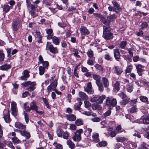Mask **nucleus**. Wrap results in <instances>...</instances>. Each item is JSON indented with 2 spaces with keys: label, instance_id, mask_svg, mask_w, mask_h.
<instances>
[{
  "label": "nucleus",
  "instance_id": "25",
  "mask_svg": "<svg viewBox=\"0 0 149 149\" xmlns=\"http://www.w3.org/2000/svg\"><path fill=\"white\" fill-rule=\"evenodd\" d=\"M114 56L116 59H119L120 56V55L118 49H114L113 50Z\"/></svg>",
  "mask_w": 149,
  "mask_h": 149
},
{
  "label": "nucleus",
  "instance_id": "13",
  "mask_svg": "<svg viewBox=\"0 0 149 149\" xmlns=\"http://www.w3.org/2000/svg\"><path fill=\"white\" fill-rule=\"evenodd\" d=\"M36 85V84L35 82L31 81L29 86L26 89L28 91H29L31 92L36 89L35 86Z\"/></svg>",
  "mask_w": 149,
  "mask_h": 149
},
{
  "label": "nucleus",
  "instance_id": "51",
  "mask_svg": "<svg viewBox=\"0 0 149 149\" xmlns=\"http://www.w3.org/2000/svg\"><path fill=\"white\" fill-rule=\"evenodd\" d=\"M41 63L42 64V67L44 68L47 69L49 65V63L48 61H44L42 63Z\"/></svg>",
  "mask_w": 149,
  "mask_h": 149
},
{
  "label": "nucleus",
  "instance_id": "32",
  "mask_svg": "<svg viewBox=\"0 0 149 149\" xmlns=\"http://www.w3.org/2000/svg\"><path fill=\"white\" fill-rule=\"evenodd\" d=\"M93 140L95 142H98L99 141V134L97 133H94L92 135Z\"/></svg>",
  "mask_w": 149,
  "mask_h": 149
},
{
  "label": "nucleus",
  "instance_id": "20",
  "mask_svg": "<svg viewBox=\"0 0 149 149\" xmlns=\"http://www.w3.org/2000/svg\"><path fill=\"white\" fill-rule=\"evenodd\" d=\"M2 8L3 11L6 13L10 10V9L12 8L13 7L9 6L8 4H4L2 6Z\"/></svg>",
  "mask_w": 149,
  "mask_h": 149
},
{
  "label": "nucleus",
  "instance_id": "30",
  "mask_svg": "<svg viewBox=\"0 0 149 149\" xmlns=\"http://www.w3.org/2000/svg\"><path fill=\"white\" fill-rule=\"evenodd\" d=\"M92 129L91 128H86L84 132V134L87 136L91 135Z\"/></svg>",
  "mask_w": 149,
  "mask_h": 149
},
{
  "label": "nucleus",
  "instance_id": "26",
  "mask_svg": "<svg viewBox=\"0 0 149 149\" xmlns=\"http://www.w3.org/2000/svg\"><path fill=\"white\" fill-rule=\"evenodd\" d=\"M116 141L122 143L124 141H126L128 139L124 137H118L116 138Z\"/></svg>",
  "mask_w": 149,
  "mask_h": 149
},
{
  "label": "nucleus",
  "instance_id": "21",
  "mask_svg": "<svg viewBox=\"0 0 149 149\" xmlns=\"http://www.w3.org/2000/svg\"><path fill=\"white\" fill-rule=\"evenodd\" d=\"M77 100L79 101V104L78 105L77 103L75 104L74 106V108L75 110H78L79 109L80 106L82 104V102H81V99L80 98H77Z\"/></svg>",
  "mask_w": 149,
  "mask_h": 149
},
{
  "label": "nucleus",
  "instance_id": "35",
  "mask_svg": "<svg viewBox=\"0 0 149 149\" xmlns=\"http://www.w3.org/2000/svg\"><path fill=\"white\" fill-rule=\"evenodd\" d=\"M143 123L146 124H149V114L147 116L145 117L142 119Z\"/></svg>",
  "mask_w": 149,
  "mask_h": 149
},
{
  "label": "nucleus",
  "instance_id": "15",
  "mask_svg": "<svg viewBox=\"0 0 149 149\" xmlns=\"http://www.w3.org/2000/svg\"><path fill=\"white\" fill-rule=\"evenodd\" d=\"M113 69H114V73L117 75L120 74L123 72L122 68L120 66H115Z\"/></svg>",
  "mask_w": 149,
  "mask_h": 149
},
{
  "label": "nucleus",
  "instance_id": "56",
  "mask_svg": "<svg viewBox=\"0 0 149 149\" xmlns=\"http://www.w3.org/2000/svg\"><path fill=\"white\" fill-rule=\"evenodd\" d=\"M43 2L47 6H50L52 3V0H43Z\"/></svg>",
  "mask_w": 149,
  "mask_h": 149
},
{
  "label": "nucleus",
  "instance_id": "44",
  "mask_svg": "<svg viewBox=\"0 0 149 149\" xmlns=\"http://www.w3.org/2000/svg\"><path fill=\"white\" fill-rule=\"evenodd\" d=\"M45 68L43 67L42 66H40L39 68V73L40 75H43L45 72Z\"/></svg>",
  "mask_w": 149,
  "mask_h": 149
},
{
  "label": "nucleus",
  "instance_id": "63",
  "mask_svg": "<svg viewBox=\"0 0 149 149\" xmlns=\"http://www.w3.org/2000/svg\"><path fill=\"white\" fill-rule=\"evenodd\" d=\"M69 136V133L67 132H64L63 135V138L65 139H68Z\"/></svg>",
  "mask_w": 149,
  "mask_h": 149
},
{
  "label": "nucleus",
  "instance_id": "60",
  "mask_svg": "<svg viewBox=\"0 0 149 149\" xmlns=\"http://www.w3.org/2000/svg\"><path fill=\"white\" fill-rule=\"evenodd\" d=\"M13 142L15 143H18L20 142L19 140L16 136H14L12 138Z\"/></svg>",
  "mask_w": 149,
  "mask_h": 149
},
{
  "label": "nucleus",
  "instance_id": "31",
  "mask_svg": "<svg viewBox=\"0 0 149 149\" xmlns=\"http://www.w3.org/2000/svg\"><path fill=\"white\" fill-rule=\"evenodd\" d=\"M67 144L68 146L70 148L73 149L75 147V145L70 140L67 141Z\"/></svg>",
  "mask_w": 149,
  "mask_h": 149
},
{
  "label": "nucleus",
  "instance_id": "54",
  "mask_svg": "<svg viewBox=\"0 0 149 149\" xmlns=\"http://www.w3.org/2000/svg\"><path fill=\"white\" fill-rule=\"evenodd\" d=\"M96 84L98 87V89L99 91L100 92H102L104 90V88L103 85L102 84L101 82H100Z\"/></svg>",
  "mask_w": 149,
  "mask_h": 149
},
{
  "label": "nucleus",
  "instance_id": "58",
  "mask_svg": "<svg viewBox=\"0 0 149 149\" xmlns=\"http://www.w3.org/2000/svg\"><path fill=\"white\" fill-rule=\"evenodd\" d=\"M133 66L132 65H129L126 70L125 71L126 73H129L130 72L132 69Z\"/></svg>",
  "mask_w": 149,
  "mask_h": 149
},
{
  "label": "nucleus",
  "instance_id": "1",
  "mask_svg": "<svg viewBox=\"0 0 149 149\" xmlns=\"http://www.w3.org/2000/svg\"><path fill=\"white\" fill-rule=\"evenodd\" d=\"M57 84V80L55 79L54 81L50 84L47 87V90L48 94H49L52 91H54L55 93L58 95H61V93L58 91L56 89Z\"/></svg>",
  "mask_w": 149,
  "mask_h": 149
},
{
  "label": "nucleus",
  "instance_id": "28",
  "mask_svg": "<svg viewBox=\"0 0 149 149\" xmlns=\"http://www.w3.org/2000/svg\"><path fill=\"white\" fill-rule=\"evenodd\" d=\"M6 142L5 140L3 138L0 139V149H1L5 146Z\"/></svg>",
  "mask_w": 149,
  "mask_h": 149
},
{
  "label": "nucleus",
  "instance_id": "53",
  "mask_svg": "<svg viewBox=\"0 0 149 149\" xmlns=\"http://www.w3.org/2000/svg\"><path fill=\"white\" fill-rule=\"evenodd\" d=\"M127 45V42L126 41L121 42L120 45V47L122 49H125Z\"/></svg>",
  "mask_w": 149,
  "mask_h": 149
},
{
  "label": "nucleus",
  "instance_id": "42",
  "mask_svg": "<svg viewBox=\"0 0 149 149\" xmlns=\"http://www.w3.org/2000/svg\"><path fill=\"white\" fill-rule=\"evenodd\" d=\"M103 33H104L105 32V33H108V32H110L111 28L109 26H103Z\"/></svg>",
  "mask_w": 149,
  "mask_h": 149
},
{
  "label": "nucleus",
  "instance_id": "10",
  "mask_svg": "<svg viewBox=\"0 0 149 149\" xmlns=\"http://www.w3.org/2000/svg\"><path fill=\"white\" fill-rule=\"evenodd\" d=\"M80 31L82 36H86L90 33L89 30L85 26H81L80 29Z\"/></svg>",
  "mask_w": 149,
  "mask_h": 149
},
{
  "label": "nucleus",
  "instance_id": "14",
  "mask_svg": "<svg viewBox=\"0 0 149 149\" xmlns=\"http://www.w3.org/2000/svg\"><path fill=\"white\" fill-rule=\"evenodd\" d=\"M103 33L102 36L103 38L106 40L112 39L113 38V34L111 32Z\"/></svg>",
  "mask_w": 149,
  "mask_h": 149
},
{
  "label": "nucleus",
  "instance_id": "27",
  "mask_svg": "<svg viewBox=\"0 0 149 149\" xmlns=\"http://www.w3.org/2000/svg\"><path fill=\"white\" fill-rule=\"evenodd\" d=\"M101 21L103 24L106 25V26H109L110 21L108 19H107L104 17H102Z\"/></svg>",
  "mask_w": 149,
  "mask_h": 149
},
{
  "label": "nucleus",
  "instance_id": "2",
  "mask_svg": "<svg viewBox=\"0 0 149 149\" xmlns=\"http://www.w3.org/2000/svg\"><path fill=\"white\" fill-rule=\"evenodd\" d=\"M106 105L111 109L116 104V100L112 97H108L106 100Z\"/></svg>",
  "mask_w": 149,
  "mask_h": 149
},
{
  "label": "nucleus",
  "instance_id": "64",
  "mask_svg": "<svg viewBox=\"0 0 149 149\" xmlns=\"http://www.w3.org/2000/svg\"><path fill=\"white\" fill-rule=\"evenodd\" d=\"M91 120L93 122H100V118L98 117H94L91 119Z\"/></svg>",
  "mask_w": 149,
  "mask_h": 149
},
{
  "label": "nucleus",
  "instance_id": "52",
  "mask_svg": "<svg viewBox=\"0 0 149 149\" xmlns=\"http://www.w3.org/2000/svg\"><path fill=\"white\" fill-rule=\"evenodd\" d=\"M75 124L77 126H80L83 124V122L81 119H78L75 122Z\"/></svg>",
  "mask_w": 149,
  "mask_h": 149
},
{
  "label": "nucleus",
  "instance_id": "7",
  "mask_svg": "<svg viewBox=\"0 0 149 149\" xmlns=\"http://www.w3.org/2000/svg\"><path fill=\"white\" fill-rule=\"evenodd\" d=\"M11 107L12 114L14 116H16L17 114V107L16 102L13 101H12L11 102Z\"/></svg>",
  "mask_w": 149,
  "mask_h": 149
},
{
  "label": "nucleus",
  "instance_id": "19",
  "mask_svg": "<svg viewBox=\"0 0 149 149\" xmlns=\"http://www.w3.org/2000/svg\"><path fill=\"white\" fill-rule=\"evenodd\" d=\"M10 68L11 65L9 64H4L0 67V69L3 71H6Z\"/></svg>",
  "mask_w": 149,
  "mask_h": 149
},
{
  "label": "nucleus",
  "instance_id": "46",
  "mask_svg": "<svg viewBox=\"0 0 149 149\" xmlns=\"http://www.w3.org/2000/svg\"><path fill=\"white\" fill-rule=\"evenodd\" d=\"M120 82L119 81H117L114 84V88L117 91L120 90Z\"/></svg>",
  "mask_w": 149,
  "mask_h": 149
},
{
  "label": "nucleus",
  "instance_id": "43",
  "mask_svg": "<svg viewBox=\"0 0 149 149\" xmlns=\"http://www.w3.org/2000/svg\"><path fill=\"white\" fill-rule=\"evenodd\" d=\"M28 102H26L24 104V108L27 111L29 112L31 111V107H29V106L27 105Z\"/></svg>",
  "mask_w": 149,
  "mask_h": 149
},
{
  "label": "nucleus",
  "instance_id": "17",
  "mask_svg": "<svg viewBox=\"0 0 149 149\" xmlns=\"http://www.w3.org/2000/svg\"><path fill=\"white\" fill-rule=\"evenodd\" d=\"M15 127L18 129L25 130L26 126L20 123L19 122H16L15 123Z\"/></svg>",
  "mask_w": 149,
  "mask_h": 149
},
{
  "label": "nucleus",
  "instance_id": "62",
  "mask_svg": "<svg viewBox=\"0 0 149 149\" xmlns=\"http://www.w3.org/2000/svg\"><path fill=\"white\" fill-rule=\"evenodd\" d=\"M43 100L44 103L45 104L47 108L48 109H49L50 108V107L49 105L48 102L47 101V100L45 98H43Z\"/></svg>",
  "mask_w": 149,
  "mask_h": 149
},
{
  "label": "nucleus",
  "instance_id": "24",
  "mask_svg": "<svg viewBox=\"0 0 149 149\" xmlns=\"http://www.w3.org/2000/svg\"><path fill=\"white\" fill-rule=\"evenodd\" d=\"M133 85L132 83L127 84L126 86V89L127 91L129 93H131L133 89Z\"/></svg>",
  "mask_w": 149,
  "mask_h": 149
},
{
  "label": "nucleus",
  "instance_id": "37",
  "mask_svg": "<svg viewBox=\"0 0 149 149\" xmlns=\"http://www.w3.org/2000/svg\"><path fill=\"white\" fill-rule=\"evenodd\" d=\"M130 100V98L127 97V98L123 99V101L120 102V104L122 105H125L129 102Z\"/></svg>",
  "mask_w": 149,
  "mask_h": 149
},
{
  "label": "nucleus",
  "instance_id": "50",
  "mask_svg": "<svg viewBox=\"0 0 149 149\" xmlns=\"http://www.w3.org/2000/svg\"><path fill=\"white\" fill-rule=\"evenodd\" d=\"M95 67L96 69L100 71H102L103 70V68L101 65L98 64H95Z\"/></svg>",
  "mask_w": 149,
  "mask_h": 149
},
{
  "label": "nucleus",
  "instance_id": "4",
  "mask_svg": "<svg viewBox=\"0 0 149 149\" xmlns=\"http://www.w3.org/2000/svg\"><path fill=\"white\" fill-rule=\"evenodd\" d=\"M83 132L82 129L77 130L75 133L74 135L72 137L73 140L75 141L79 142L81 139V134Z\"/></svg>",
  "mask_w": 149,
  "mask_h": 149
},
{
  "label": "nucleus",
  "instance_id": "45",
  "mask_svg": "<svg viewBox=\"0 0 149 149\" xmlns=\"http://www.w3.org/2000/svg\"><path fill=\"white\" fill-rule=\"evenodd\" d=\"M107 145V143L105 141H102L99 143L97 144V146L100 147H103L106 146Z\"/></svg>",
  "mask_w": 149,
  "mask_h": 149
},
{
  "label": "nucleus",
  "instance_id": "41",
  "mask_svg": "<svg viewBox=\"0 0 149 149\" xmlns=\"http://www.w3.org/2000/svg\"><path fill=\"white\" fill-rule=\"evenodd\" d=\"M53 145L55 147V149H62L63 148L62 145L56 142H54Z\"/></svg>",
  "mask_w": 149,
  "mask_h": 149
},
{
  "label": "nucleus",
  "instance_id": "57",
  "mask_svg": "<svg viewBox=\"0 0 149 149\" xmlns=\"http://www.w3.org/2000/svg\"><path fill=\"white\" fill-rule=\"evenodd\" d=\"M148 146L145 143H143L141 144L139 147L140 149H148Z\"/></svg>",
  "mask_w": 149,
  "mask_h": 149
},
{
  "label": "nucleus",
  "instance_id": "34",
  "mask_svg": "<svg viewBox=\"0 0 149 149\" xmlns=\"http://www.w3.org/2000/svg\"><path fill=\"white\" fill-rule=\"evenodd\" d=\"M140 100L142 102L146 103L148 102V98L145 96L141 95L139 97Z\"/></svg>",
  "mask_w": 149,
  "mask_h": 149
},
{
  "label": "nucleus",
  "instance_id": "36",
  "mask_svg": "<svg viewBox=\"0 0 149 149\" xmlns=\"http://www.w3.org/2000/svg\"><path fill=\"white\" fill-rule=\"evenodd\" d=\"M87 54L90 58L92 59L94 58L93 52L91 49L88 50L87 52Z\"/></svg>",
  "mask_w": 149,
  "mask_h": 149
},
{
  "label": "nucleus",
  "instance_id": "40",
  "mask_svg": "<svg viewBox=\"0 0 149 149\" xmlns=\"http://www.w3.org/2000/svg\"><path fill=\"white\" fill-rule=\"evenodd\" d=\"M22 135L25 137L27 139L30 138L31 136L30 133L26 131H23V133Z\"/></svg>",
  "mask_w": 149,
  "mask_h": 149
},
{
  "label": "nucleus",
  "instance_id": "9",
  "mask_svg": "<svg viewBox=\"0 0 149 149\" xmlns=\"http://www.w3.org/2000/svg\"><path fill=\"white\" fill-rule=\"evenodd\" d=\"M30 107L31 110H35L37 113L40 114H42V111H38V107L36 105V102L34 101H33L31 103Z\"/></svg>",
  "mask_w": 149,
  "mask_h": 149
},
{
  "label": "nucleus",
  "instance_id": "49",
  "mask_svg": "<svg viewBox=\"0 0 149 149\" xmlns=\"http://www.w3.org/2000/svg\"><path fill=\"white\" fill-rule=\"evenodd\" d=\"M106 97L104 95H102L100 96L98 99V101L99 103H102L103 100L105 99Z\"/></svg>",
  "mask_w": 149,
  "mask_h": 149
},
{
  "label": "nucleus",
  "instance_id": "38",
  "mask_svg": "<svg viewBox=\"0 0 149 149\" xmlns=\"http://www.w3.org/2000/svg\"><path fill=\"white\" fill-rule=\"evenodd\" d=\"M102 79L104 87H108L109 85V82L108 79L106 77H104L102 78Z\"/></svg>",
  "mask_w": 149,
  "mask_h": 149
},
{
  "label": "nucleus",
  "instance_id": "55",
  "mask_svg": "<svg viewBox=\"0 0 149 149\" xmlns=\"http://www.w3.org/2000/svg\"><path fill=\"white\" fill-rule=\"evenodd\" d=\"M84 91L89 94H91L93 93V92L92 91V89L88 88H85Z\"/></svg>",
  "mask_w": 149,
  "mask_h": 149
},
{
  "label": "nucleus",
  "instance_id": "47",
  "mask_svg": "<svg viewBox=\"0 0 149 149\" xmlns=\"http://www.w3.org/2000/svg\"><path fill=\"white\" fill-rule=\"evenodd\" d=\"M116 16L115 15V14H113L112 15H111L110 16H108L107 17V19L111 21L114 20L116 18Z\"/></svg>",
  "mask_w": 149,
  "mask_h": 149
},
{
  "label": "nucleus",
  "instance_id": "29",
  "mask_svg": "<svg viewBox=\"0 0 149 149\" xmlns=\"http://www.w3.org/2000/svg\"><path fill=\"white\" fill-rule=\"evenodd\" d=\"M93 79L96 81V84L100 83V76L97 74H94L93 75Z\"/></svg>",
  "mask_w": 149,
  "mask_h": 149
},
{
  "label": "nucleus",
  "instance_id": "6",
  "mask_svg": "<svg viewBox=\"0 0 149 149\" xmlns=\"http://www.w3.org/2000/svg\"><path fill=\"white\" fill-rule=\"evenodd\" d=\"M30 7L31 10L30 12L31 15L34 18L37 16L38 15V10L36 8L37 6H35L34 5L31 4L30 5Z\"/></svg>",
  "mask_w": 149,
  "mask_h": 149
},
{
  "label": "nucleus",
  "instance_id": "22",
  "mask_svg": "<svg viewBox=\"0 0 149 149\" xmlns=\"http://www.w3.org/2000/svg\"><path fill=\"white\" fill-rule=\"evenodd\" d=\"M47 34L48 35L47 36V38L48 39H51L52 37L53 31L51 29H46Z\"/></svg>",
  "mask_w": 149,
  "mask_h": 149
},
{
  "label": "nucleus",
  "instance_id": "3",
  "mask_svg": "<svg viewBox=\"0 0 149 149\" xmlns=\"http://www.w3.org/2000/svg\"><path fill=\"white\" fill-rule=\"evenodd\" d=\"M112 3L113 7L109 6L108 7V9L109 11H113L116 13H118L119 12L121 11V8L116 2L115 1L113 2Z\"/></svg>",
  "mask_w": 149,
  "mask_h": 149
},
{
  "label": "nucleus",
  "instance_id": "11",
  "mask_svg": "<svg viewBox=\"0 0 149 149\" xmlns=\"http://www.w3.org/2000/svg\"><path fill=\"white\" fill-rule=\"evenodd\" d=\"M136 67L138 74L139 76H141L142 74V72L143 71V68H144V66L138 64L136 65Z\"/></svg>",
  "mask_w": 149,
  "mask_h": 149
},
{
  "label": "nucleus",
  "instance_id": "16",
  "mask_svg": "<svg viewBox=\"0 0 149 149\" xmlns=\"http://www.w3.org/2000/svg\"><path fill=\"white\" fill-rule=\"evenodd\" d=\"M29 72L28 70H24L23 72V76H21L20 77L21 79L22 80L27 79L29 76Z\"/></svg>",
  "mask_w": 149,
  "mask_h": 149
},
{
  "label": "nucleus",
  "instance_id": "18",
  "mask_svg": "<svg viewBox=\"0 0 149 149\" xmlns=\"http://www.w3.org/2000/svg\"><path fill=\"white\" fill-rule=\"evenodd\" d=\"M78 94L79 97L81 98V99L85 100H88V97L85 93L82 91H80L79 92Z\"/></svg>",
  "mask_w": 149,
  "mask_h": 149
},
{
  "label": "nucleus",
  "instance_id": "39",
  "mask_svg": "<svg viewBox=\"0 0 149 149\" xmlns=\"http://www.w3.org/2000/svg\"><path fill=\"white\" fill-rule=\"evenodd\" d=\"M53 42L56 45H58L59 44V41L58 38L57 37H52Z\"/></svg>",
  "mask_w": 149,
  "mask_h": 149
},
{
  "label": "nucleus",
  "instance_id": "12",
  "mask_svg": "<svg viewBox=\"0 0 149 149\" xmlns=\"http://www.w3.org/2000/svg\"><path fill=\"white\" fill-rule=\"evenodd\" d=\"M35 36L36 38H37L38 42L39 43H41L42 36L40 32L37 30L35 33Z\"/></svg>",
  "mask_w": 149,
  "mask_h": 149
},
{
  "label": "nucleus",
  "instance_id": "8",
  "mask_svg": "<svg viewBox=\"0 0 149 149\" xmlns=\"http://www.w3.org/2000/svg\"><path fill=\"white\" fill-rule=\"evenodd\" d=\"M46 48H48L50 52L56 54L58 52L57 48L56 47H54L52 45H49V42H47L46 44Z\"/></svg>",
  "mask_w": 149,
  "mask_h": 149
},
{
  "label": "nucleus",
  "instance_id": "59",
  "mask_svg": "<svg viewBox=\"0 0 149 149\" xmlns=\"http://www.w3.org/2000/svg\"><path fill=\"white\" fill-rule=\"evenodd\" d=\"M56 133L58 137H61L62 135L63 132L59 129H57L56 131Z\"/></svg>",
  "mask_w": 149,
  "mask_h": 149
},
{
  "label": "nucleus",
  "instance_id": "33",
  "mask_svg": "<svg viewBox=\"0 0 149 149\" xmlns=\"http://www.w3.org/2000/svg\"><path fill=\"white\" fill-rule=\"evenodd\" d=\"M66 116L67 118L71 121H74L76 118V116L73 114L67 115Z\"/></svg>",
  "mask_w": 149,
  "mask_h": 149
},
{
  "label": "nucleus",
  "instance_id": "61",
  "mask_svg": "<svg viewBox=\"0 0 149 149\" xmlns=\"http://www.w3.org/2000/svg\"><path fill=\"white\" fill-rule=\"evenodd\" d=\"M148 26V24L146 22H143L141 25V29H142L146 28Z\"/></svg>",
  "mask_w": 149,
  "mask_h": 149
},
{
  "label": "nucleus",
  "instance_id": "5",
  "mask_svg": "<svg viewBox=\"0 0 149 149\" xmlns=\"http://www.w3.org/2000/svg\"><path fill=\"white\" fill-rule=\"evenodd\" d=\"M20 22V19L18 18L14 19L12 25V27L13 31H16L19 27V24Z\"/></svg>",
  "mask_w": 149,
  "mask_h": 149
},
{
  "label": "nucleus",
  "instance_id": "48",
  "mask_svg": "<svg viewBox=\"0 0 149 149\" xmlns=\"http://www.w3.org/2000/svg\"><path fill=\"white\" fill-rule=\"evenodd\" d=\"M4 57L5 55L3 50L0 49V61H3L4 58Z\"/></svg>",
  "mask_w": 149,
  "mask_h": 149
},
{
  "label": "nucleus",
  "instance_id": "23",
  "mask_svg": "<svg viewBox=\"0 0 149 149\" xmlns=\"http://www.w3.org/2000/svg\"><path fill=\"white\" fill-rule=\"evenodd\" d=\"M4 120L6 123H9L11 121V119L10 118L9 114V110L8 111L7 114L4 115L3 116Z\"/></svg>",
  "mask_w": 149,
  "mask_h": 149
}]
</instances>
